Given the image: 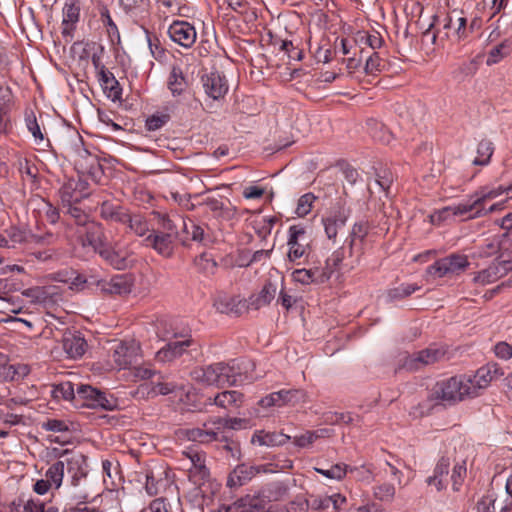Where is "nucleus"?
I'll return each mask as SVG.
<instances>
[{
    "mask_svg": "<svg viewBox=\"0 0 512 512\" xmlns=\"http://www.w3.org/2000/svg\"><path fill=\"white\" fill-rule=\"evenodd\" d=\"M200 206L218 222L230 221L237 215V207L224 196H207Z\"/></svg>",
    "mask_w": 512,
    "mask_h": 512,
    "instance_id": "nucleus-4",
    "label": "nucleus"
},
{
    "mask_svg": "<svg viewBox=\"0 0 512 512\" xmlns=\"http://www.w3.org/2000/svg\"><path fill=\"white\" fill-rule=\"evenodd\" d=\"M149 509L151 512H175L172 510L171 503L166 498L154 499L150 503Z\"/></svg>",
    "mask_w": 512,
    "mask_h": 512,
    "instance_id": "nucleus-64",
    "label": "nucleus"
},
{
    "mask_svg": "<svg viewBox=\"0 0 512 512\" xmlns=\"http://www.w3.org/2000/svg\"><path fill=\"white\" fill-rule=\"evenodd\" d=\"M61 203L66 205L69 203H79L81 199L87 197V194H78L75 180L70 179L59 190Z\"/></svg>",
    "mask_w": 512,
    "mask_h": 512,
    "instance_id": "nucleus-32",
    "label": "nucleus"
},
{
    "mask_svg": "<svg viewBox=\"0 0 512 512\" xmlns=\"http://www.w3.org/2000/svg\"><path fill=\"white\" fill-rule=\"evenodd\" d=\"M172 234L153 231L144 239V244L156 250L160 255L169 257L173 252Z\"/></svg>",
    "mask_w": 512,
    "mask_h": 512,
    "instance_id": "nucleus-20",
    "label": "nucleus"
},
{
    "mask_svg": "<svg viewBox=\"0 0 512 512\" xmlns=\"http://www.w3.org/2000/svg\"><path fill=\"white\" fill-rule=\"evenodd\" d=\"M449 468V458L441 457L434 468L433 475L427 478L426 483L429 486H435L437 491L443 490L446 488L444 477L448 475Z\"/></svg>",
    "mask_w": 512,
    "mask_h": 512,
    "instance_id": "nucleus-28",
    "label": "nucleus"
},
{
    "mask_svg": "<svg viewBox=\"0 0 512 512\" xmlns=\"http://www.w3.org/2000/svg\"><path fill=\"white\" fill-rule=\"evenodd\" d=\"M80 16V2L79 0H71L70 3H65L63 8V21L62 25L63 35H69L74 29L75 24L79 21Z\"/></svg>",
    "mask_w": 512,
    "mask_h": 512,
    "instance_id": "nucleus-26",
    "label": "nucleus"
},
{
    "mask_svg": "<svg viewBox=\"0 0 512 512\" xmlns=\"http://www.w3.org/2000/svg\"><path fill=\"white\" fill-rule=\"evenodd\" d=\"M434 399H430V392L428 393L427 399L419 402L417 405L411 407L409 411V415L413 419H419L431 414L435 404L433 403Z\"/></svg>",
    "mask_w": 512,
    "mask_h": 512,
    "instance_id": "nucleus-47",
    "label": "nucleus"
},
{
    "mask_svg": "<svg viewBox=\"0 0 512 512\" xmlns=\"http://www.w3.org/2000/svg\"><path fill=\"white\" fill-rule=\"evenodd\" d=\"M287 246V257L290 262H295L296 260L302 258L303 256H309V254L307 253L309 245H303L300 243V241H297V239H288Z\"/></svg>",
    "mask_w": 512,
    "mask_h": 512,
    "instance_id": "nucleus-46",
    "label": "nucleus"
},
{
    "mask_svg": "<svg viewBox=\"0 0 512 512\" xmlns=\"http://www.w3.org/2000/svg\"><path fill=\"white\" fill-rule=\"evenodd\" d=\"M467 469L466 463L463 461L462 463H458L453 467L451 480H452V488L454 491H459L460 487L463 484V481L466 477Z\"/></svg>",
    "mask_w": 512,
    "mask_h": 512,
    "instance_id": "nucleus-53",
    "label": "nucleus"
},
{
    "mask_svg": "<svg viewBox=\"0 0 512 512\" xmlns=\"http://www.w3.org/2000/svg\"><path fill=\"white\" fill-rule=\"evenodd\" d=\"M374 495L381 501H389L395 495V488L392 484L384 483L374 488Z\"/></svg>",
    "mask_w": 512,
    "mask_h": 512,
    "instance_id": "nucleus-57",
    "label": "nucleus"
},
{
    "mask_svg": "<svg viewBox=\"0 0 512 512\" xmlns=\"http://www.w3.org/2000/svg\"><path fill=\"white\" fill-rule=\"evenodd\" d=\"M134 280L130 274H120L104 279L100 284V293L108 296H123L128 295L132 291Z\"/></svg>",
    "mask_w": 512,
    "mask_h": 512,
    "instance_id": "nucleus-10",
    "label": "nucleus"
},
{
    "mask_svg": "<svg viewBox=\"0 0 512 512\" xmlns=\"http://www.w3.org/2000/svg\"><path fill=\"white\" fill-rule=\"evenodd\" d=\"M168 34L172 41L185 48L191 47L196 41V30L186 21H174L168 29Z\"/></svg>",
    "mask_w": 512,
    "mask_h": 512,
    "instance_id": "nucleus-12",
    "label": "nucleus"
},
{
    "mask_svg": "<svg viewBox=\"0 0 512 512\" xmlns=\"http://www.w3.org/2000/svg\"><path fill=\"white\" fill-rule=\"evenodd\" d=\"M227 3L233 11L243 15L245 21L250 22L257 18L255 12L250 10L246 0H227Z\"/></svg>",
    "mask_w": 512,
    "mask_h": 512,
    "instance_id": "nucleus-49",
    "label": "nucleus"
},
{
    "mask_svg": "<svg viewBox=\"0 0 512 512\" xmlns=\"http://www.w3.org/2000/svg\"><path fill=\"white\" fill-rule=\"evenodd\" d=\"M371 228L372 225L367 220H360L353 225L348 237L350 256L356 254L359 258L363 254V244Z\"/></svg>",
    "mask_w": 512,
    "mask_h": 512,
    "instance_id": "nucleus-13",
    "label": "nucleus"
},
{
    "mask_svg": "<svg viewBox=\"0 0 512 512\" xmlns=\"http://www.w3.org/2000/svg\"><path fill=\"white\" fill-rule=\"evenodd\" d=\"M147 35V41L149 49L155 59H159L164 56L165 50L161 47L160 40L157 36H151L148 30H145Z\"/></svg>",
    "mask_w": 512,
    "mask_h": 512,
    "instance_id": "nucleus-61",
    "label": "nucleus"
},
{
    "mask_svg": "<svg viewBox=\"0 0 512 512\" xmlns=\"http://www.w3.org/2000/svg\"><path fill=\"white\" fill-rule=\"evenodd\" d=\"M63 350L68 357L77 359L84 355L87 342L79 332L66 331L62 338Z\"/></svg>",
    "mask_w": 512,
    "mask_h": 512,
    "instance_id": "nucleus-19",
    "label": "nucleus"
},
{
    "mask_svg": "<svg viewBox=\"0 0 512 512\" xmlns=\"http://www.w3.org/2000/svg\"><path fill=\"white\" fill-rule=\"evenodd\" d=\"M504 375V371L497 363H488L487 365L479 368L474 377L471 378L474 387L476 388V396L479 395V390L486 388L489 383Z\"/></svg>",
    "mask_w": 512,
    "mask_h": 512,
    "instance_id": "nucleus-18",
    "label": "nucleus"
},
{
    "mask_svg": "<svg viewBox=\"0 0 512 512\" xmlns=\"http://www.w3.org/2000/svg\"><path fill=\"white\" fill-rule=\"evenodd\" d=\"M278 398H280L281 406L295 405L305 401L306 392L301 389H283L278 391Z\"/></svg>",
    "mask_w": 512,
    "mask_h": 512,
    "instance_id": "nucleus-40",
    "label": "nucleus"
},
{
    "mask_svg": "<svg viewBox=\"0 0 512 512\" xmlns=\"http://www.w3.org/2000/svg\"><path fill=\"white\" fill-rule=\"evenodd\" d=\"M100 257L117 270H125L133 264L129 252L117 243L110 242L108 247L101 251Z\"/></svg>",
    "mask_w": 512,
    "mask_h": 512,
    "instance_id": "nucleus-11",
    "label": "nucleus"
},
{
    "mask_svg": "<svg viewBox=\"0 0 512 512\" xmlns=\"http://www.w3.org/2000/svg\"><path fill=\"white\" fill-rule=\"evenodd\" d=\"M85 156L76 160L75 165L83 174H87L91 179L99 183L104 175L102 165L96 155L84 151Z\"/></svg>",
    "mask_w": 512,
    "mask_h": 512,
    "instance_id": "nucleus-21",
    "label": "nucleus"
},
{
    "mask_svg": "<svg viewBox=\"0 0 512 512\" xmlns=\"http://www.w3.org/2000/svg\"><path fill=\"white\" fill-rule=\"evenodd\" d=\"M494 152L493 143L490 140L483 139L477 147V157L473 160L474 165L484 166L490 162Z\"/></svg>",
    "mask_w": 512,
    "mask_h": 512,
    "instance_id": "nucleus-39",
    "label": "nucleus"
},
{
    "mask_svg": "<svg viewBox=\"0 0 512 512\" xmlns=\"http://www.w3.org/2000/svg\"><path fill=\"white\" fill-rule=\"evenodd\" d=\"M495 498L493 495H484L476 504L477 512H494Z\"/></svg>",
    "mask_w": 512,
    "mask_h": 512,
    "instance_id": "nucleus-63",
    "label": "nucleus"
},
{
    "mask_svg": "<svg viewBox=\"0 0 512 512\" xmlns=\"http://www.w3.org/2000/svg\"><path fill=\"white\" fill-rule=\"evenodd\" d=\"M7 246L5 248H15L16 244H21L27 241V233L25 230L16 226H11L4 231Z\"/></svg>",
    "mask_w": 512,
    "mask_h": 512,
    "instance_id": "nucleus-44",
    "label": "nucleus"
},
{
    "mask_svg": "<svg viewBox=\"0 0 512 512\" xmlns=\"http://www.w3.org/2000/svg\"><path fill=\"white\" fill-rule=\"evenodd\" d=\"M51 395L54 399L73 400L75 399V392L73 384L69 381L61 382L53 386Z\"/></svg>",
    "mask_w": 512,
    "mask_h": 512,
    "instance_id": "nucleus-48",
    "label": "nucleus"
},
{
    "mask_svg": "<svg viewBox=\"0 0 512 512\" xmlns=\"http://www.w3.org/2000/svg\"><path fill=\"white\" fill-rule=\"evenodd\" d=\"M187 87L186 78L180 67L174 66L168 78V88L173 96H179Z\"/></svg>",
    "mask_w": 512,
    "mask_h": 512,
    "instance_id": "nucleus-33",
    "label": "nucleus"
},
{
    "mask_svg": "<svg viewBox=\"0 0 512 512\" xmlns=\"http://www.w3.org/2000/svg\"><path fill=\"white\" fill-rule=\"evenodd\" d=\"M419 289L420 287L416 284H402L399 287L390 289L387 296L390 301L400 300L410 296Z\"/></svg>",
    "mask_w": 512,
    "mask_h": 512,
    "instance_id": "nucleus-50",
    "label": "nucleus"
},
{
    "mask_svg": "<svg viewBox=\"0 0 512 512\" xmlns=\"http://www.w3.org/2000/svg\"><path fill=\"white\" fill-rule=\"evenodd\" d=\"M113 360L119 368H127L133 359V350L125 343L119 342L112 354Z\"/></svg>",
    "mask_w": 512,
    "mask_h": 512,
    "instance_id": "nucleus-34",
    "label": "nucleus"
},
{
    "mask_svg": "<svg viewBox=\"0 0 512 512\" xmlns=\"http://www.w3.org/2000/svg\"><path fill=\"white\" fill-rule=\"evenodd\" d=\"M242 399L243 394L238 391H224L216 395L214 403L223 408H229L231 406L238 407L242 403Z\"/></svg>",
    "mask_w": 512,
    "mask_h": 512,
    "instance_id": "nucleus-37",
    "label": "nucleus"
},
{
    "mask_svg": "<svg viewBox=\"0 0 512 512\" xmlns=\"http://www.w3.org/2000/svg\"><path fill=\"white\" fill-rule=\"evenodd\" d=\"M195 265L200 271L206 274H214L217 268L216 261L210 258L206 253L201 254L195 259Z\"/></svg>",
    "mask_w": 512,
    "mask_h": 512,
    "instance_id": "nucleus-54",
    "label": "nucleus"
},
{
    "mask_svg": "<svg viewBox=\"0 0 512 512\" xmlns=\"http://www.w3.org/2000/svg\"><path fill=\"white\" fill-rule=\"evenodd\" d=\"M201 355V346L192 337L181 341H170L161 348L155 356V359L161 363L172 362L182 358L184 362L195 361Z\"/></svg>",
    "mask_w": 512,
    "mask_h": 512,
    "instance_id": "nucleus-3",
    "label": "nucleus"
},
{
    "mask_svg": "<svg viewBox=\"0 0 512 512\" xmlns=\"http://www.w3.org/2000/svg\"><path fill=\"white\" fill-rule=\"evenodd\" d=\"M56 279L61 282H70V288L75 289L77 291L85 289V283L87 282L85 275L77 273L74 270L58 272Z\"/></svg>",
    "mask_w": 512,
    "mask_h": 512,
    "instance_id": "nucleus-36",
    "label": "nucleus"
},
{
    "mask_svg": "<svg viewBox=\"0 0 512 512\" xmlns=\"http://www.w3.org/2000/svg\"><path fill=\"white\" fill-rule=\"evenodd\" d=\"M349 466L343 463L332 465L329 469L315 468V471L329 479L341 480L345 477Z\"/></svg>",
    "mask_w": 512,
    "mask_h": 512,
    "instance_id": "nucleus-51",
    "label": "nucleus"
},
{
    "mask_svg": "<svg viewBox=\"0 0 512 512\" xmlns=\"http://www.w3.org/2000/svg\"><path fill=\"white\" fill-rule=\"evenodd\" d=\"M85 231L80 235V242L83 247L89 246L94 252L101 254V251L108 247L110 241L104 227L97 222L90 221L84 225Z\"/></svg>",
    "mask_w": 512,
    "mask_h": 512,
    "instance_id": "nucleus-5",
    "label": "nucleus"
},
{
    "mask_svg": "<svg viewBox=\"0 0 512 512\" xmlns=\"http://www.w3.org/2000/svg\"><path fill=\"white\" fill-rule=\"evenodd\" d=\"M201 84L205 94L215 101L223 99L229 89L226 77L218 71L203 74Z\"/></svg>",
    "mask_w": 512,
    "mask_h": 512,
    "instance_id": "nucleus-7",
    "label": "nucleus"
},
{
    "mask_svg": "<svg viewBox=\"0 0 512 512\" xmlns=\"http://www.w3.org/2000/svg\"><path fill=\"white\" fill-rule=\"evenodd\" d=\"M505 193V187L499 186L498 188L491 189V190H482L480 194H477V198L469 203H462L458 204L456 206H447L443 209L435 212L431 215V222L433 224H439L440 222L447 220L450 217L454 216H462L466 215L468 213L470 214L467 219L469 218H476L482 216V210L483 209V203L487 199H494L498 197L499 195Z\"/></svg>",
    "mask_w": 512,
    "mask_h": 512,
    "instance_id": "nucleus-2",
    "label": "nucleus"
},
{
    "mask_svg": "<svg viewBox=\"0 0 512 512\" xmlns=\"http://www.w3.org/2000/svg\"><path fill=\"white\" fill-rule=\"evenodd\" d=\"M468 265L469 262L465 255L451 254L429 266L428 273L437 277H443L449 273L463 271Z\"/></svg>",
    "mask_w": 512,
    "mask_h": 512,
    "instance_id": "nucleus-6",
    "label": "nucleus"
},
{
    "mask_svg": "<svg viewBox=\"0 0 512 512\" xmlns=\"http://www.w3.org/2000/svg\"><path fill=\"white\" fill-rule=\"evenodd\" d=\"M430 399L437 404L454 405L466 397H476V388L471 378L454 376L436 382L429 390Z\"/></svg>",
    "mask_w": 512,
    "mask_h": 512,
    "instance_id": "nucleus-1",
    "label": "nucleus"
},
{
    "mask_svg": "<svg viewBox=\"0 0 512 512\" xmlns=\"http://www.w3.org/2000/svg\"><path fill=\"white\" fill-rule=\"evenodd\" d=\"M41 428L52 432H67L69 430L66 422L59 419H47L41 423Z\"/></svg>",
    "mask_w": 512,
    "mask_h": 512,
    "instance_id": "nucleus-60",
    "label": "nucleus"
},
{
    "mask_svg": "<svg viewBox=\"0 0 512 512\" xmlns=\"http://www.w3.org/2000/svg\"><path fill=\"white\" fill-rule=\"evenodd\" d=\"M291 440V437L277 432H265L264 430L256 431L252 438L251 443L259 444L261 446H282Z\"/></svg>",
    "mask_w": 512,
    "mask_h": 512,
    "instance_id": "nucleus-24",
    "label": "nucleus"
},
{
    "mask_svg": "<svg viewBox=\"0 0 512 512\" xmlns=\"http://www.w3.org/2000/svg\"><path fill=\"white\" fill-rule=\"evenodd\" d=\"M501 277L502 275L500 274L499 268L493 261L486 269L478 272L474 277V281L476 283L486 285L497 281Z\"/></svg>",
    "mask_w": 512,
    "mask_h": 512,
    "instance_id": "nucleus-43",
    "label": "nucleus"
},
{
    "mask_svg": "<svg viewBox=\"0 0 512 512\" xmlns=\"http://www.w3.org/2000/svg\"><path fill=\"white\" fill-rule=\"evenodd\" d=\"M350 216V210L344 206H338L337 209L330 212V214L322 219L325 233L329 239H335L338 230L346 225Z\"/></svg>",
    "mask_w": 512,
    "mask_h": 512,
    "instance_id": "nucleus-16",
    "label": "nucleus"
},
{
    "mask_svg": "<svg viewBox=\"0 0 512 512\" xmlns=\"http://www.w3.org/2000/svg\"><path fill=\"white\" fill-rule=\"evenodd\" d=\"M129 211L119 204L104 201L100 206V216L107 221L124 224Z\"/></svg>",
    "mask_w": 512,
    "mask_h": 512,
    "instance_id": "nucleus-25",
    "label": "nucleus"
},
{
    "mask_svg": "<svg viewBox=\"0 0 512 512\" xmlns=\"http://www.w3.org/2000/svg\"><path fill=\"white\" fill-rule=\"evenodd\" d=\"M170 119L168 114L152 115L146 119V128L149 131H156L163 127Z\"/></svg>",
    "mask_w": 512,
    "mask_h": 512,
    "instance_id": "nucleus-59",
    "label": "nucleus"
},
{
    "mask_svg": "<svg viewBox=\"0 0 512 512\" xmlns=\"http://www.w3.org/2000/svg\"><path fill=\"white\" fill-rule=\"evenodd\" d=\"M75 204L76 203H69L62 205V207L66 209L67 214L75 219L77 225L84 226L89 222L88 216L81 208L75 206Z\"/></svg>",
    "mask_w": 512,
    "mask_h": 512,
    "instance_id": "nucleus-55",
    "label": "nucleus"
},
{
    "mask_svg": "<svg viewBox=\"0 0 512 512\" xmlns=\"http://www.w3.org/2000/svg\"><path fill=\"white\" fill-rule=\"evenodd\" d=\"M45 476L46 480L50 482V485L58 489L64 477V461L58 460L53 463L46 471Z\"/></svg>",
    "mask_w": 512,
    "mask_h": 512,
    "instance_id": "nucleus-42",
    "label": "nucleus"
},
{
    "mask_svg": "<svg viewBox=\"0 0 512 512\" xmlns=\"http://www.w3.org/2000/svg\"><path fill=\"white\" fill-rule=\"evenodd\" d=\"M81 406L89 407V408H102L104 410H113L117 406L116 399L112 396L107 397L104 392L97 391V395H95V399H92V402H85L81 404Z\"/></svg>",
    "mask_w": 512,
    "mask_h": 512,
    "instance_id": "nucleus-41",
    "label": "nucleus"
},
{
    "mask_svg": "<svg viewBox=\"0 0 512 512\" xmlns=\"http://www.w3.org/2000/svg\"><path fill=\"white\" fill-rule=\"evenodd\" d=\"M97 391L90 385H79L77 387V399L83 401L81 404L92 402V399H95V395H97Z\"/></svg>",
    "mask_w": 512,
    "mask_h": 512,
    "instance_id": "nucleus-62",
    "label": "nucleus"
},
{
    "mask_svg": "<svg viewBox=\"0 0 512 512\" xmlns=\"http://www.w3.org/2000/svg\"><path fill=\"white\" fill-rule=\"evenodd\" d=\"M246 502L248 501L250 512H264L268 501L264 496L257 495H246Z\"/></svg>",
    "mask_w": 512,
    "mask_h": 512,
    "instance_id": "nucleus-58",
    "label": "nucleus"
},
{
    "mask_svg": "<svg viewBox=\"0 0 512 512\" xmlns=\"http://www.w3.org/2000/svg\"><path fill=\"white\" fill-rule=\"evenodd\" d=\"M511 52L512 41L506 39L490 50L486 59V64L488 66L494 65L501 61L504 57L508 56Z\"/></svg>",
    "mask_w": 512,
    "mask_h": 512,
    "instance_id": "nucleus-35",
    "label": "nucleus"
},
{
    "mask_svg": "<svg viewBox=\"0 0 512 512\" xmlns=\"http://www.w3.org/2000/svg\"><path fill=\"white\" fill-rule=\"evenodd\" d=\"M163 376L158 373L157 380L152 381L151 383H144L140 386L142 392L147 393V396H157V395H168L173 393L177 386L174 383L164 382Z\"/></svg>",
    "mask_w": 512,
    "mask_h": 512,
    "instance_id": "nucleus-30",
    "label": "nucleus"
},
{
    "mask_svg": "<svg viewBox=\"0 0 512 512\" xmlns=\"http://www.w3.org/2000/svg\"><path fill=\"white\" fill-rule=\"evenodd\" d=\"M124 224L127 225L130 231L140 237L144 236L149 231L147 221L140 214L129 213Z\"/></svg>",
    "mask_w": 512,
    "mask_h": 512,
    "instance_id": "nucleus-38",
    "label": "nucleus"
},
{
    "mask_svg": "<svg viewBox=\"0 0 512 512\" xmlns=\"http://www.w3.org/2000/svg\"><path fill=\"white\" fill-rule=\"evenodd\" d=\"M186 435L189 440L200 443H209L217 440V432L201 428L188 429Z\"/></svg>",
    "mask_w": 512,
    "mask_h": 512,
    "instance_id": "nucleus-45",
    "label": "nucleus"
},
{
    "mask_svg": "<svg viewBox=\"0 0 512 512\" xmlns=\"http://www.w3.org/2000/svg\"><path fill=\"white\" fill-rule=\"evenodd\" d=\"M267 471L268 469H266L265 465L241 463L229 473L227 486L230 488L241 487L250 482L257 474Z\"/></svg>",
    "mask_w": 512,
    "mask_h": 512,
    "instance_id": "nucleus-9",
    "label": "nucleus"
},
{
    "mask_svg": "<svg viewBox=\"0 0 512 512\" xmlns=\"http://www.w3.org/2000/svg\"><path fill=\"white\" fill-rule=\"evenodd\" d=\"M444 29L453 30L452 34L446 32V37H452L455 41H460L465 39L469 35V29L467 28V20L464 17H458L455 21L452 17H448L446 23L444 24Z\"/></svg>",
    "mask_w": 512,
    "mask_h": 512,
    "instance_id": "nucleus-31",
    "label": "nucleus"
},
{
    "mask_svg": "<svg viewBox=\"0 0 512 512\" xmlns=\"http://www.w3.org/2000/svg\"><path fill=\"white\" fill-rule=\"evenodd\" d=\"M187 456L191 461V467L189 468V478L195 484H201V482L206 480L210 475L209 469L205 465V460L199 453H187Z\"/></svg>",
    "mask_w": 512,
    "mask_h": 512,
    "instance_id": "nucleus-23",
    "label": "nucleus"
},
{
    "mask_svg": "<svg viewBox=\"0 0 512 512\" xmlns=\"http://www.w3.org/2000/svg\"><path fill=\"white\" fill-rule=\"evenodd\" d=\"M444 355L445 351L439 348L428 347L413 355L406 356L403 361L402 368L408 371H416L425 365L439 361L444 357Z\"/></svg>",
    "mask_w": 512,
    "mask_h": 512,
    "instance_id": "nucleus-8",
    "label": "nucleus"
},
{
    "mask_svg": "<svg viewBox=\"0 0 512 512\" xmlns=\"http://www.w3.org/2000/svg\"><path fill=\"white\" fill-rule=\"evenodd\" d=\"M191 377L199 383L222 387L220 362L193 369Z\"/></svg>",
    "mask_w": 512,
    "mask_h": 512,
    "instance_id": "nucleus-17",
    "label": "nucleus"
},
{
    "mask_svg": "<svg viewBox=\"0 0 512 512\" xmlns=\"http://www.w3.org/2000/svg\"><path fill=\"white\" fill-rule=\"evenodd\" d=\"M293 280L303 285L323 284L330 279L329 268H320L317 266L308 269H296L292 273Z\"/></svg>",
    "mask_w": 512,
    "mask_h": 512,
    "instance_id": "nucleus-14",
    "label": "nucleus"
},
{
    "mask_svg": "<svg viewBox=\"0 0 512 512\" xmlns=\"http://www.w3.org/2000/svg\"><path fill=\"white\" fill-rule=\"evenodd\" d=\"M277 293V286L270 280L266 281L263 288L257 295L249 298L248 307L258 310L263 306L270 304Z\"/></svg>",
    "mask_w": 512,
    "mask_h": 512,
    "instance_id": "nucleus-27",
    "label": "nucleus"
},
{
    "mask_svg": "<svg viewBox=\"0 0 512 512\" xmlns=\"http://www.w3.org/2000/svg\"><path fill=\"white\" fill-rule=\"evenodd\" d=\"M222 387L236 385L242 381V372L236 360L220 362Z\"/></svg>",
    "mask_w": 512,
    "mask_h": 512,
    "instance_id": "nucleus-29",
    "label": "nucleus"
},
{
    "mask_svg": "<svg viewBox=\"0 0 512 512\" xmlns=\"http://www.w3.org/2000/svg\"><path fill=\"white\" fill-rule=\"evenodd\" d=\"M385 67V62L380 58L377 52H373L369 55L365 61L364 71L367 75L375 76L381 72Z\"/></svg>",
    "mask_w": 512,
    "mask_h": 512,
    "instance_id": "nucleus-52",
    "label": "nucleus"
},
{
    "mask_svg": "<svg viewBox=\"0 0 512 512\" xmlns=\"http://www.w3.org/2000/svg\"><path fill=\"white\" fill-rule=\"evenodd\" d=\"M61 457H65L67 471L72 475V484L77 485L78 481L87 475V457L82 453H74L65 450Z\"/></svg>",
    "mask_w": 512,
    "mask_h": 512,
    "instance_id": "nucleus-15",
    "label": "nucleus"
},
{
    "mask_svg": "<svg viewBox=\"0 0 512 512\" xmlns=\"http://www.w3.org/2000/svg\"><path fill=\"white\" fill-rule=\"evenodd\" d=\"M98 79L109 98L113 101L121 99L122 88L112 72L106 67H101V71L98 72Z\"/></svg>",
    "mask_w": 512,
    "mask_h": 512,
    "instance_id": "nucleus-22",
    "label": "nucleus"
},
{
    "mask_svg": "<svg viewBox=\"0 0 512 512\" xmlns=\"http://www.w3.org/2000/svg\"><path fill=\"white\" fill-rule=\"evenodd\" d=\"M316 197L312 193L302 195L297 204L296 214L300 217L306 216L312 209V204Z\"/></svg>",
    "mask_w": 512,
    "mask_h": 512,
    "instance_id": "nucleus-56",
    "label": "nucleus"
}]
</instances>
